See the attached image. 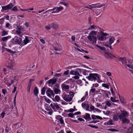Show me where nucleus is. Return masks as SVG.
Segmentation results:
<instances>
[{"label": "nucleus", "instance_id": "nucleus-9", "mask_svg": "<svg viewBox=\"0 0 133 133\" xmlns=\"http://www.w3.org/2000/svg\"><path fill=\"white\" fill-rule=\"evenodd\" d=\"M61 87L63 91L67 92L69 89V86L64 83L62 84Z\"/></svg>", "mask_w": 133, "mask_h": 133}, {"label": "nucleus", "instance_id": "nucleus-3", "mask_svg": "<svg viewBox=\"0 0 133 133\" xmlns=\"http://www.w3.org/2000/svg\"><path fill=\"white\" fill-rule=\"evenodd\" d=\"M69 94H67L64 93L62 95V97L63 99L68 102H70L72 101L74 96V93L70 91L69 92Z\"/></svg>", "mask_w": 133, "mask_h": 133}, {"label": "nucleus", "instance_id": "nucleus-48", "mask_svg": "<svg viewBox=\"0 0 133 133\" xmlns=\"http://www.w3.org/2000/svg\"><path fill=\"white\" fill-rule=\"evenodd\" d=\"M2 39L3 42L6 41L8 39V37H4L2 38Z\"/></svg>", "mask_w": 133, "mask_h": 133}, {"label": "nucleus", "instance_id": "nucleus-55", "mask_svg": "<svg viewBox=\"0 0 133 133\" xmlns=\"http://www.w3.org/2000/svg\"><path fill=\"white\" fill-rule=\"evenodd\" d=\"M106 74L109 77H111L112 76L111 73L109 72H107L106 73Z\"/></svg>", "mask_w": 133, "mask_h": 133}, {"label": "nucleus", "instance_id": "nucleus-29", "mask_svg": "<svg viewBox=\"0 0 133 133\" xmlns=\"http://www.w3.org/2000/svg\"><path fill=\"white\" fill-rule=\"evenodd\" d=\"M115 40V38L114 37H111L109 40V44H111L113 43Z\"/></svg>", "mask_w": 133, "mask_h": 133}, {"label": "nucleus", "instance_id": "nucleus-33", "mask_svg": "<svg viewBox=\"0 0 133 133\" xmlns=\"http://www.w3.org/2000/svg\"><path fill=\"white\" fill-rule=\"evenodd\" d=\"M102 87L105 88L109 89V85L108 84H106L105 83H103L102 84Z\"/></svg>", "mask_w": 133, "mask_h": 133}, {"label": "nucleus", "instance_id": "nucleus-13", "mask_svg": "<svg viewBox=\"0 0 133 133\" xmlns=\"http://www.w3.org/2000/svg\"><path fill=\"white\" fill-rule=\"evenodd\" d=\"M57 79L53 78L47 81V83L49 84H51L52 85L55 84L56 82Z\"/></svg>", "mask_w": 133, "mask_h": 133}, {"label": "nucleus", "instance_id": "nucleus-5", "mask_svg": "<svg viewBox=\"0 0 133 133\" xmlns=\"http://www.w3.org/2000/svg\"><path fill=\"white\" fill-rule=\"evenodd\" d=\"M81 71V69L77 68L76 71L71 70L70 72V74L71 75H75V76L72 77V78L75 79H78L79 78V76Z\"/></svg>", "mask_w": 133, "mask_h": 133}, {"label": "nucleus", "instance_id": "nucleus-2", "mask_svg": "<svg viewBox=\"0 0 133 133\" xmlns=\"http://www.w3.org/2000/svg\"><path fill=\"white\" fill-rule=\"evenodd\" d=\"M122 112L120 114L119 113H117L116 115H114L113 117V119L114 121H117L118 120V118L121 120L124 117L127 115V111L124 110L123 111L121 110Z\"/></svg>", "mask_w": 133, "mask_h": 133}, {"label": "nucleus", "instance_id": "nucleus-1", "mask_svg": "<svg viewBox=\"0 0 133 133\" xmlns=\"http://www.w3.org/2000/svg\"><path fill=\"white\" fill-rule=\"evenodd\" d=\"M97 33V31H92L89 33L87 38L92 44H95L96 43L97 38L95 35Z\"/></svg>", "mask_w": 133, "mask_h": 133}, {"label": "nucleus", "instance_id": "nucleus-34", "mask_svg": "<svg viewBox=\"0 0 133 133\" xmlns=\"http://www.w3.org/2000/svg\"><path fill=\"white\" fill-rule=\"evenodd\" d=\"M6 27L9 29H12V27L11 25H10V24L9 23H7L5 25Z\"/></svg>", "mask_w": 133, "mask_h": 133}, {"label": "nucleus", "instance_id": "nucleus-47", "mask_svg": "<svg viewBox=\"0 0 133 133\" xmlns=\"http://www.w3.org/2000/svg\"><path fill=\"white\" fill-rule=\"evenodd\" d=\"M11 10H12V11H16L18 10V8H17V7L16 6H14L12 9Z\"/></svg>", "mask_w": 133, "mask_h": 133}, {"label": "nucleus", "instance_id": "nucleus-21", "mask_svg": "<svg viewBox=\"0 0 133 133\" xmlns=\"http://www.w3.org/2000/svg\"><path fill=\"white\" fill-rule=\"evenodd\" d=\"M81 106L83 109H85L87 111L89 109L90 107V106L89 104H86L84 102H83L82 103Z\"/></svg>", "mask_w": 133, "mask_h": 133}, {"label": "nucleus", "instance_id": "nucleus-30", "mask_svg": "<svg viewBox=\"0 0 133 133\" xmlns=\"http://www.w3.org/2000/svg\"><path fill=\"white\" fill-rule=\"evenodd\" d=\"M29 41V40L28 39V38L27 37H26L25 38V39L23 40V43L24 45H25L27 43H28Z\"/></svg>", "mask_w": 133, "mask_h": 133}, {"label": "nucleus", "instance_id": "nucleus-6", "mask_svg": "<svg viewBox=\"0 0 133 133\" xmlns=\"http://www.w3.org/2000/svg\"><path fill=\"white\" fill-rule=\"evenodd\" d=\"M63 8L62 6H60L59 7H55L52 9H49L48 10L46 11L43 13V14H44L49 13V12H50L52 11H54L52 12L51 13H57L63 10Z\"/></svg>", "mask_w": 133, "mask_h": 133}, {"label": "nucleus", "instance_id": "nucleus-32", "mask_svg": "<svg viewBox=\"0 0 133 133\" xmlns=\"http://www.w3.org/2000/svg\"><path fill=\"white\" fill-rule=\"evenodd\" d=\"M45 88L44 87H43L41 89V94L43 95H44L45 94Z\"/></svg>", "mask_w": 133, "mask_h": 133}, {"label": "nucleus", "instance_id": "nucleus-53", "mask_svg": "<svg viewBox=\"0 0 133 133\" xmlns=\"http://www.w3.org/2000/svg\"><path fill=\"white\" fill-rule=\"evenodd\" d=\"M88 126L91 127L93 128H95L96 129H97L98 128V127L97 126H96L95 125H91L90 124H89L88 125Z\"/></svg>", "mask_w": 133, "mask_h": 133}, {"label": "nucleus", "instance_id": "nucleus-45", "mask_svg": "<svg viewBox=\"0 0 133 133\" xmlns=\"http://www.w3.org/2000/svg\"><path fill=\"white\" fill-rule=\"evenodd\" d=\"M54 49L55 50L57 51H59L61 50V49L60 48L57 47H54Z\"/></svg>", "mask_w": 133, "mask_h": 133}, {"label": "nucleus", "instance_id": "nucleus-49", "mask_svg": "<svg viewBox=\"0 0 133 133\" xmlns=\"http://www.w3.org/2000/svg\"><path fill=\"white\" fill-rule=\"evenodd\" d=\"M99 86V84H98L96 83L93 84L92 85V87L91 88L95 87L97 88Z\"/></svg>", "mask_w": 133, "mask_h": 133}, {"label": "nucleus", "instance_id": "nucleus-25", "mask_svg": "<svg viewBox=\"0 0 133 133\" xmlns=\"http://www.w3.org/2000/svg\"><path fill=\"white\" fill-rule=\"evenodd\" d=\"M98 29V27H97L95 25H91L88 28V30H93Z\"/></svg>", "mask_w": 133, "mask_h": 133}, {"label": "nucleus", "instance_id": "nucleus-7", "mask_svg": "<svg viewBox=\"0 0 133 133\" xmlns=\"http://www.w3.org/2000/svg\"><path fill=\"white\" fill-rule=\"evenodd\" d=\"M50 106L54 112H56L57 110L61 109L60 105L56 103H51Z\"/></svg>", "mask_w": 133, "mask_h": 133}, {"label": "nucleus", "instance_id": "nucleus-63", "mask_svg": "<svg viewBox=\"0 0 133 133\" xmlns=\"http://www.w3.org/2000/svg\"><path fill=\"white\" fill-rule=\"evenodd\" d=\"M45 109L46 110L49 111L52 110L51 107H46Z\"/></svg>", "mask_w": 133, "mask_h": 133}, {"label": "nucleus", "instance_id": "nucleus-44", "mask_svg": "<svg viewBox=\"0 0 133 133\" xmlns=\"http://www.w3.org/2000/svg\"><path fill=\"white\" fill-rule=\"evenodd\" d=\"M5 113L4 111H3L0 115L1 116L2 118H4V117Z\"/></svg>", "mask_w": 133, "mask_h": 133}, {"label": "nucleus", "instance_id": "nucleus-54", "mask_svg": "<svg viewBox=\"0 0 133 133\" xmlns=\"http://www.w3.org/2000/svg\"><path fill=\"white\" fill-rule=\"evenodd\" d=\"M7 48L4 47L3 46H2V53H3L4 51H6Z\"/></svg>", "mask_w": 133, "mask_h": 133}, {"label": "nucleus", "instance_id": "nucleus-58", "mask_svg": "<svg viewBox=\"0 0 133 133\" xmlns=\"http://www.w3.org/2000/svg\"><path fill=\"white\" fill-rule=\"evenodd\" d=\"M90 108L91 110L93 111L94 110L95 108L93 105H92L91 104L90 105Z\"/></svg>", "mask_w": 133, "mask_h": 133}, {"label": "nucleus", "instance_id": "nucleus-64", "mask_svg": "<svg viewBox=\"0 0 133 133\" xmlns=\"http://www.w3.org/2000/svg\"><path fill=\"white\" fill-rule=\"evenodd\" d=\"M74 114L71 113H70L68 114V116L69 117H73L74 116Z\"/></svg>", "mask_w": 133, "mask_h": 133}, {"label": "nucleus", "instance_id": "nucleus-10", "mask_svg": "<svg viewBox=\"0 0 133 133\" xmlns=\"http://www.w3.org/2000/svg\"><path fill=\"white\" fill-rule=\"evenodd\" d=\"M14 5L12 3H11L6 6H2V8L3 10H6L8 9H11L12 8Z\"/></svg>", "mask_w": 133, "mask_h": 133}, {"label": "nucleus", "instance_id": "nucleus-24", "mask_svg": "<svg viewBox=\"0 0 133 133\" xmlns=\"http://www.w3.org/2000/svg\"><path fill=\"white\" fill-rule=\"evenodd\" d=\"M14 81L12 80H8L7 81H5V84L8 86H10L12 84L14 83Z\"/></svg>", "mask_w": 133, "mask_h": 133}, {"label": "nucleus", "instance_id": "nucleus-12", "mask_svg": "<svg viewBox=\"0 0 133 133\" xmlns=\"http://www.w3.org/2000/svg\"><path fill=\"white\" fill-rule=\"evenodd\" d=\"M46 93L47 96L49 97H51L52 96H54V95L53 91L50 88L46 90Z\"/></svg>", "mask_w": 133, "mask_h": 133}, {"label": "nucleus", "instance_id": "nucleus-31", "mask_svg": "<svg viewBox=\"0 0 133 133\" xmlns=\"http://www.w3.org/2000/svg\"><path fill=\"white\" fill-rule=\"evenodd\" d=\"M113 120L112 119H110L108 121L109 125H111L114 124V123Z\"/></svg>", "mask_w": 133, "mask_h": 133}, {"label": "nucleus", "instance_id": "nucleus-57", "mask_svg": "<svg viewBox=\"0 0 133 133\" xmlns=\"http://www.w3.org/2000/svg\"><path fill=\"white\" fill-rule=\"evenodd\" d=\"M111 104L110 102L109 101H107L106 103V105L108 107H110L111 106Z\"/></svg>", "mask_w": 133, "mask_h": 133}, {"label": "nucleus", "instance_id": "nucleus-27", "mask_svg": "<svg viewBox=\"0 0 133 133\" xmlns=\"http://www.w3.org/2000/svg\"><path fill=\"white\" fill-rule=\"evenodd\" d=\"M54 91L55 94H60L61 91L58 88H54Z\"/></svg>", "mask_w": 133, "mask_h": 133}, {"label": "nucleus", "instance_id": "nucleus-4", "mask_svg": "<svg viewBox=\"0 0 133 133\" xmlns=\"http://www.w3.org/2000/svg\"><path fill=\"white\" fill-rule=\"evenodd\" d=\"M89 81H94L95 82L97 80L98 82H99V81L100 78L98 74L96 73H92L89 74V75L86 77Z\"/></svg>", "mask_w": 133, "mask_h": 133}, {"label": "nucleus", "instance_id": "nucleus-50", "mask_svg": "<svg viewBox=\"0 0 133 133\" xmlns=\"http://www.w3.org/2000/svg\"><path fill=\"white\" fill-rule=\"evenodd\" d=\"M125 65L129 67V68L132 69H133V66L128 64H125Z\"/></svg>", "mask_w": 133, "mask_h": 133}, {"label": "nucleus", "instance_id": "nucleus-38", "mask_svg": "<svg viewBox=\"0 0 133 133\" xmlns=\"http://www.w3.org/2000/svg\"><path fill=\"white\" fill-rule=\"evenodd\" d=\"M105 4L103 3V4H102L101 5L98 4V5H96V6H97V8H101L103 6L105 7ZM105 8V7H104V9Z\"/></svg>", "mask_w": 133, "mask_h": 133}, {"label": "nucleus", "instance_id": "nucleus-17", "mask_svg": "<svg viewBox=\"0 0 133 133\" xmlns=\"http://www.w3.org/2000/svg\"><path fill=\"white\" fill-rule=\"evenodd\" d=\"M88 95V91H87L85 92V95L82 98L81 100L78 101V103H80L84 101L86 99V97H87Z\"/></svg>", "mask_w": 133, "mask_h": 133}, {"label": "nucleus", "instance_id": "nucleus-61", "mask_svg": "<svg viewBox=\"0 0 133 133\" xmlns=\"http://www.w3.org/2000/svg\"><path fill=\"white\" fill-rule=\"evenodd\" d=\"M77 82L78 84H81V85H82V84H83L82 82V81L80 79L78 80L77 81Z\"/></svg>", "mask_w": 133, "mask_h": 133}, {"label": "nucleus", "instance_id": "nucleus-37", "mask_svg": "<svg viewBox=\"0 0 133 133\" xmlns=\"http://www.w3.org/2000/svg\"><path fill=\"white\" fill-rule=\"evenodd\" d=\"M34 92L35 95H37L38 93V90L37 88L36 87L35 88L34 90Z\"/></svg>", "mask_w": 133, "mask_h": 133}, {"label": "nucleus", "instance_id": "nucleus-43", "mask_svg": "<svg viewBox=\"0 0 133 133\" xmlns=\"http://www.w3.org/2000/svg\"><path fill=\"white\" fill-rule=\"evenodd\" d=\"M61 76V74L56 73L55 75H54V76L55 77H56V79H57L60 76Z\"/></svg>", "mask_w": 133, "mask_h": 133}, {"label": "nucleus", "instance_id": "nucleus-60", "mask_svg": "<svg viewBox=\"0 0 133 133\" xmlns=\"http://www.w3.org/2000/svg\"><path fill=\"white\" fill-rule=\"evenodd\" d=\"M82 80H83V82L84 83H85V85H86V84H88V82L87 81H86V80H85V79L83 78L82 79Z\"/></svg>", "mask_w": 133, "mask_h": 133}, {"label": "nucleus", "instance_id": "nucleus-8", "mask_svg": "<svg viewBox=\"0 0 133 133\" xmlns=\"http://www.w3.org/2000/svg\"><path fill=\"white\" fill-rule=\"evenodd\" d=\"M15 64V62L14 60H9L6 64V67L9 69L10 70L14 68Z\"/></svg>", "mask_w": 133, "mask_h": 133}, {"label": "nucleus", "instance_id": "nucleus-39", "mask_svg": "<svg viewBox=\"0 0 133 133\" xmlns=\"http://www.w3.org/2000/svg\"><path fill=\"white\" fill-rule=\"evenodd\" d=\"M45 28L48 30H50L51 28V24H48L47 25H46L45 27Z\"/></svg>", "mask_w": 133, "mask_h": 133}, {"label": "nucleus", "instance_id": "nucleus-56", "mask_svg": "<svg viewBox=\"0 0 133 133\" xmlns=\"http://www.w3.org/2000/svg\"><path fill=\"white\" fill-rule=\"evenodd\" d=\"M100 4V3H97L95 4H91V5L94 6H92L93 8H97L96 5L99 4Z\"/></svg>", "mask_w": 133, "mask_h": 133}, {"label": "nucleus", "instance_id": "nucleus-20", "mask_svg": "<svg viewBox=\"0 0 133 133\" xmlns=\"http://www.w3.org/2000/svg\"><path fill=\"white\" fill-rule=\"evenodd\" d=\"M100 91H101V93H99V94H103V95H105V96L108 97H109V95L108 93H109V94H110V93L106 90H100Z\"/></svg>", "mask_w": 133, "mask_h": 133}, {"label": "nucleus", "instance_id": "nucleus-36", "mask_svg": "<svg viewBox=\"0 0 133 133\" xmlns=\"http://www.w3.org/2000/svg\"><path fill=\"white\" fill-rule=\"evenodd\" d=\"M95 46L97 48H99L102 50L103 51H105V48L104 47H102L98 45H96Z\"/></svg>", "mask_w": 133, "mask_h": 133}, {"label": "nucleus", "instance_id": "nucleus-16", "mask_svg": "<svg viewBox=\"0 0 133 133\" xmlns=\"http://www.w3.org/2000/svg\"><path fill=\"white\" fill-rule=\"evenodd\" d=\"M50 24L52 28L54 29H57L58 28V24L56 22H52Z\"/></svg>", "mask_w": 133, "mask_h": 133}, {"label": "nucleus", "instance_id": "nucleus-35", "mask_svg": "<svg viewBox=\"0 0 133 133\" xmlns=\"http://www.w3.org/2000/svg\"><path fill=\"white\" fill-rule=\"evenodd\" d=\"M31 84L30 83H29L27 87V90L28 92H30Z\"/></svg>", "mask_w": 133, "mask_h": 133}, {"label": "nucleus", "instance_id": "nucleus-42", "mask_svg": "<svg viewBox=\"0 0 133 133\" xmlns=\"http://www.w3.org/2000/svg\"><path fill=\"white\" fill-rule=\"evenodd\" d=\"M108 130L110 131L111 132H118V130L115 129H108Z\"/></svg>", "mask_w": 133, "mask_h": 133}, {"label": "nucleus", "instance_id": "nucleus-14", "mask_svg": "<svg viewBox=\"0 0 133 133\" xmlns=\"http://www.w3.org/2000/svg\"><path fill=\"white\" fill-rule=\"evenodd\" d=\"M56 119L59 120L60 123L62 125H64V121L62 117L60 115L57 116L56 117Z\"/></svg>", "mask_w": 133, "mask_h": 133}, {"label": "nucleus", "instance_id": "nucleus-11", "mask_svg": "<svg viewBox=\"0 0 133 133\" xmlns=\"http://www.w3.org/2000/svg\"><path fill=\"white\" fill-rule=\"evenodd\" d=\"M127 115L124 117V118H123L121 120H122V123H128L130 122V120L126 118V117H128L129 116V112H128L127 111Z\"/></svg>", "mask_w": 133, "mask_h": 133}, {"label": "nucleus", "instance_id": "nucleus-59", "mask_svg": "<svg viewBox=\"0 0 133 133\" xmlns=\"http://www.w3.org/2000/svg\"><path fill=\"white\" fill-rule=\"evenodd\" d=\"M119 97L121 101L123 103L124 101V98L123 97L120 96H119Z\"/></svg>", "mask_w": 133, "mask_h": 133}, {"label": "nucleus", "instance_id": "nucleus-51", "mask_svg": "<svg viewBox=\"0 0 133 133\" xmlns=\"http://www.w3.org/2000/svg\"><path fill=\"white\" fill-rule=\"evenodd\" d=\"M96 89L95 88H92L91 89L90 91V92H91L92 93H94L96 91Z\"/></svg>", "mask_w": 133, "mask_h": 133}, {"label": "nucleus", "instance_id": "nucleus-40", "mask_svg": "<svg viewBox=\"0 0 133 133\" xmlns=\"http://www.w3.org/2000/svg\"><path fill=\"white\" fill-rule=\"evenodd\" d=\"M98 39L100 40L103 41L104 40H105L106 38L103 36H99L98 37Z\"/></svg>", "mask_w": 133, "mask_h": 133}, {"label": "nucleus", "instance_id": "nucleus-19", "mask_svg": "<svg viewBox=\"0 0 133 133\" xmlns=\"http://www.w3.org/2000/svg\"><path fill=\"white\" fill-rule=\"evenodd\" d=\"M83 118L87 121H89L91 119L90 115L89 113H86L83 115Z\"/></svg>", "mask_w": 133, "mask_h": 133}, {"label": "nucleus", "instance_id": "nucleus-41", "mask_svg": "<svg viewBox=\"0 0 133 133\" xmlns=\"http://www.w3.org/2000/svg\"><path fill=\"white\" fill-rule=\"evenodd\" d=\"M8 34L7 32L5 31L4 30L2 32V36H3Z\"/></svg>", "mask_w": 133, "mask_h": 133}, {"label": "nucleus", "instance_id": "nucleus-26", "mask_svg": "<svg viewBox=\"0 0 133 133\" xmlns=\"http://www.w3.org/2000/svg\"><path fill=\"white\" fill-rule=\"evenodd\" d=\"M42 98L44 99L45 101L48 103H50L51 102V101L45 96H43L42 97Z\"/></svg>", "mask_w": 133, "mask_h": 133}, {"label": "nucleus", "instance_id": "nucleus-46", "mask_svg": "<svg viewBox=\"0 0 133 133\" xmlns=\"http://www.w3.org/2000/svg\"><path fill=\"white\" fill-rule=\"evenodd\" d=\"M68 111L67 112H73L75 111V110L73 108H71L69 110H67Z\"/></svg>", "mask_w": 133, "mask_h": 133}, {"label": "nucleus", "instance_id": "nucleus-18", "mask_svg": "<svg viewBox=\"0 0 133 133\" xmlns=\"http://www.w3.org/2000/svg\"><path fill=\"white\" fill-rule=\"evenodd\" d=\"M18 28L17 29L16 32L17 34L20 37H21L23 35V33L21 32V28L17 26Z\"/></svg>", "mask_w": 133, "mask_h": 133}, {"label": "nucleus", "instance_id": "nucleus-22", "mask_svg": "<svg viewBox=\"0 0 133 133\" xmlns=\"http://www.w3.org/2000/svg\"><path fill=\"white\" fill-rule=\"evenodd\" d=\"M118 60L121 62L123 64H127V62L126 60V57H124L123 58H119Z\"/></svg>", "mask_w": 133, "mask_h": 133}, {"label": "nucleus", "instance_id": "nucleus-15", "mask_svg": "<svg viewBox=\"0 0 133 133\" xmlns=\"http://www.w3.org/2000/svg\"><path fill=\"white\" fill-rule=\"evenodd\" d=\"M98 29H99V34L100 35H101L104 36H109V34L104 32L103 30V29H101L99 27H98Z\"/></svg>", "mask_w": 133, "mask_h": 133}, {"label": "nucleus", "instance_id": "nucleus-23", "mask_svg": "<svg viewBox=\"0 0 133 133\" xmlns=\"http://www.w3.org/2000/svg\"><path fill=\"white\" fill-rule=\"evenodd\" d=\"M15 42L19 44L21 43L22 39L21 38L15 37Z\"/></svg>", "mask_w": 133, "mask_h": 133}, {"label": "nucleus", "instance_id": "nucleus-52", "mask_svg": "<svg viewBox=\"0 0 133 133\" xmlns=\"http://www.w3.org/2000/svg\"><path fill=\"white\" fill-rule=\"evenodd\" d=\"M69 70H67L66 71H64L63 74V75H68L69 74Z\"/></svg>", "mask_w": 133, "mask_h": 133}, {"label": "nucleus", "instance_id": "nucleus-62", "mask_svg": "<svg viewBox=\"0 0 133 133\" xmlns=\"http://www.w3.org/2000/svg\"><path fill=\"white\" fill-rule=\"evenodd\" d=\"M115 99V98L114 97H111L110 98V100L112 102H116Z\"/></svg>", "mask_w": 133, "mask_h": 133}, {"label": "nucleus", "instance_id": "nucleus-28", "mask_svg": "<svg viewBox=\"0 0 133 133\" xmlns=\"http://www.w3.org/2000/svg\"><path fill=\"white\" fill-rule=\"evenodd\" d=\"M54 98L53 99H52L55 102H59L60 100V98L59 96L57 95L55 97V100H54Z\"/></svg>", "mask_w": 133, "mask_h": 133}]
</instances>
